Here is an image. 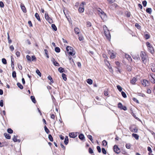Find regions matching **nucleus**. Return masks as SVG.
Returning a JSON list of instances; mask_svg holds the SVG:
<instances>
[{"mask_svg":"<svg viewBox=\"0 0 155 155\" xmlns=\"http://www.w3.org/2000/svg\"><path fill=\"white\" fill-rule=\"evenodd\" d=\"M148 78L150 81L152 83H155V74L150 73L148 75Z\"/></svg>","mask_w":155,"mask_h":155,"instance_id":"obj_1","label":"nucleus"},{"mask_svg":"<svg viewBox=\"0 0 155 155\" xmlns=\"http://www.w3.org/2000/svg\"><path fill=\"white\" fill-rule=\"evenodd\" d=\"M85 3L84 2H82L80 5L79 8L78 9V12L80 13H82L84 12V5Z\"/></svg>","mask_w":155,"mask_h":155,"instance_id":"obj_2","label":"nucleus"},{"mask_svg":"<svg viewBox=\"0 0 155 155\" xmlns=\"http://www.w3.org/2000/svg\"><path fill=\"white\" fill-rule=\"evenodd\" d=\"M140 57L143 62V63H145L146 62V60L147 58V56L144 52L143 51L141 52L140 54Z\"/></svg>","mask_w":155,"mask_h":155,"instance_id":"obj_3","label":"nucleus"},{"mask_svg":"<svg viewBox=\"0 0 155 155\" xmlns=\"http://www.w3.org/2000/svg\"><path fill=\"white\" fill-rule=\"evenodd\" d=\"M45 19L48 21L50 24H51L53 23V21L52 19L50 18L48 16V13H45Z\"/></svg>","mask_w":155,"mask_h":155,"instance_id":"obj_4","label":"nucleus"},{"mask_svg":"<svg viewBox=\"0 0 155 155\" xmlns=\"http://www.w3.org/2000/svg\"><path fill=\"white\" fill-rule=\"evenodd\" d=\"M114 150L117 153H119L120 152V150L118 147L116 145H115L114 147Z\"/></svg>","mask_w":155,"mask_h":155,"instance_id":"obj_5","label":"nucleus"},{"mask_svg":"<svg viewBox=\"0 0 155 155\" xmlns=\"http://www.w3.org/2000/svg\"><path fill=\"white\" fill-rule=\"evenodd\" d=\"M142 84L144 87L147 86L149 85V82L145 79L143 80L142 81H141Z\"/></svg>","mask_w":155,"mask_h":155,"instance_id":"obj_6","label":"nucleus"},{"mask_svg":"<svg viewBox=\"0 0 155 155\" xmlns=\"http://www.w3.org/2000/svg\"><path fill=\"white\" fill-rule=\"evenodd\" d=\"M118 107L121 109H123L124 110H127V109L125 106H124L120 103H119L118 104Z\"/></svg>","mask_w":155,"mask_h":155,"instance_id":"obj_7","label":"nucleus"},{"mask_svg":"<svg viewBox=\"0 0 155 155\" xmlns=\"http://www.w3.org/2000/svg\"><path fill=\"white\" fill-rule=\"evenodd\" d=\"M108 53V54L110 55V58H111L113 59L115 58L116 57L115 55L114 54V52H113L112 51H109Z\"/></svg>","mask_w":155,"mask_h":155,"instance_id":"obj_8","label":"nucleus"},{"mask_svg":"<svg viewBox=\"0 0 155 155\" xmlns=\"http://www.w3.org/2000/svg\"><path fill=\"white\" fill-rule=\"evenodd\" d=\"M130 130L131 131L135 133L137 132V128L134 126H131L130 128Z\"/></svg>","mask_w":155,"mask_h":155,"instance_id":"obj_9","label":"nucleus"},{"mask_svg":"<svg viewBox=\"0 0 155 155\" xmlns=\"http://www.w3.org/2000/svg\"><path fill=\"white\" fill-rule=\"evenodd\" d=\"M69 136L71 138H74L77 136V133L71 132L69 134Z\"/></svg>","mask_w":155,"mask_h":155,"instance_id":"obj_10","label":"nucleus"},{"mask_svg":"<svg viewBox=\"0 0 155 155\" xmlns=\"http://www.w3.org/2000/svg\"><path fill=\"white\" fill-rule=\"evenodd\" d=\"M21 8L24 12L26 13L27 12L25 7L23 4L21 3Z\"/></svg>","mask_w":155,"mask_h":155,"instance_id":"obj_11","label":"nucleus"},{"mask_svg":"<svg viewBox=\"0 0 155 155\" xmlns=\"http://www.w3.org/2000/svg\"><path fill=\"white\" fill-rule=\"evenodd\" d=\"M99 15L101 18L103 20H104V18L106 17V15L104 12Z\"/></svg>","mask_w":155,"mask_h":155,"instance_id":"obj_12","label":"nucleus"},{"mask_svg":"<svg viewBox=\"0 0 155 155\" xmlns=\"http://www.w3.org/2000/svg\"><path fill=\"white\" fill-rule=\"evenodd\" d=\"M137 81V79L135 78H133L130 81V83L133 84H135Z\"/></svg>","mask_w":155,"mask_h":155,"instance_id":"obj_13","label":"nucleus"},{"mask_svg":"<svg viewBox=\"0 0 155 155\" xmlns=\"http://www.w3.org/2000/svg\"><path fill=\"white\" fill-rule=\"evenodd\" d=\"M64 144L67 145L68 142V136H66L64 141Z\"/></svg>","mask_w":155,"mask_h":155,"instance_id":"obj_14","label":"nucleus"},{"mask_svg":"<svg viewBox=\"0 0 155 155\" xmlns=\"http://www.w3.org/2000/svg\"><path fill=\"white\" fill-rule=\"evenodd\" d=\"M74 31L75 33L76 34H78L79 33V31H80L79 29L77 27L75 28H74Z\"/></svg>","mask_w":155,"mask_h":155,"instance_id":"obj_15","label":"nucleus"},{"mask_svg":"<svg viewBox=\"0 0 155 155\" xmlns=\"http://www.w3.org/2000/svg\"><path fill=\"white\" fill-rule=\"evenodd\" d=\"M35 16L37 19L39 21H40L41 19L38 14L37 13H36L35 15Z\"/></svg>","mask_w":155,"mask_h":155,"instance_id":"obj_16","label":"nucleus"},{"mask_svg":"<svg viewBox=\"0 0 155 155\" xmlns=\"http://www.w3.org/2000/svg\"><path fill=\"white\" fill-rule=\"evenodd\" d=\"M148 50L152 54L154 52L153 48L152 46H151L148 48Z\"/></svg>","mask_w":155,"mask_h":155,"instance_id":"obj_17","label":"nucleus"},{"mask_svg":"<svg viewBox=\"0 0 155 155\" xmlns=\"http://www.w3.org/2000/svg\"><path fill=\"white\" fill-rule=\"evenodd\" d=\"M103 29L104 32V34L105 36L107 37V27L106 25L103 26Z\"/></svg>","mask_w":155,"mask_h":155,"instance_id":"obj_18","label":"nucleus"},{"mask_svg":"<svg viewBox=\"0 0 155 155\" xmlns=\"http://www.w3.org/2000/svg\"><path fill=\"white\" fill-rule=\"evenodd\" d=\"M4 135L6 139H10L11 138L10 135L7 133H5Z\"/></svg>","mask_w":155,"mask_h":155,"instance_id":"obj_19","label":"nucleus"},{"mask_svg":"<svg viewBox=\"0 0 155 155\" xmlns=\"http://www.w3.org/2000/svg\"><path fill=\"white\" fill-rule=\"evenodd\" d=\"M87 82L89 84H91L93 83L92 80L91 79H88L87 80Z\"/></svg>","mask_w":155,"mask_h":155,"instance_id":"obj_20","label":"nucleus"},{"mask_svg":"<svg viewBox=\"0 0 155 155\" xmlns=\"http://www.w3.org/2000/svg\"><path fill=\"white\" fill-rule=\"evenodd\" d=\"M66 49L67 51L68 52L69 51V50L71 51H72V50L73 49V48L71 47H70V46H68L66 47Z\"/></svg>","mask_w":155,"mask_h":155,"instance_id":"obj_21","label":"nucleus"},{"mask_svg":"<svg viewBox=\"0 0 155 155\" xmlns=\"http://www.w3.org/2000/svg\"><path fill=\"white\" fill-rule=\"evenodd\" d=\"M51 27L52 29L54 31H56L57 30V28L55 25L54 24L51 25Z\"/></svg>","mask_w":155,"mask_h":155,"instance_id":"obj_22","label":"nucleus"},{"mask_svg":"<svg viewBox=\"0 0 155 155\" xmlns=\"http://www.w3.org/2000/svg\"><path fill=\"white\" fill-rule=\"evenodd\" d=\"M133 137H134L136 140L139 139V136L137 134H132Z\"/></svg>","mask_w":155,"mask_h":155,"instance_id":"obj_23","label":"nucleus"},{"mask_svg":"<svg viewBox=\"0 0 155 155\" xmlns=\"http://www.w3.org/2000/svg\"><path fill=\"white\" fill-rule=\"evenodd\" d=\"M78 137H79V138L82 140H83L84 138V135L82 134H80L79 135Z\"/></svg>","mask_w":155,"mask_h":155,"instance_id":"obj_24","label":"nucleus"},{"mask_svg":"<svg viewBox=\"0 0 155 155\" xmlns=\"http://www.w3.org/2000/svg\"><path fill=\"white\" fill-rule=\"evenodd\" d=\"M146 11L147 13L150 14L152 12V9L150 8H148L146 9Z\"/></svg>","mask_w":155,"mask_h":155,"instance_id":"obj_25","label":"nucleus"},{"mask_svg":"<svg viewBox=\"0 0 155 155\" xmlns=\"http://www.w3.org/2000/svg\"><path fill=\"white\" fill-rule=\"evenodd\" d=\"M58 70L61 73H63L64 72V69L62 67H60L58 69Z\"/></svg>","mask_w":155,"mask_h":155,"instance_id":"obj_26","label":"nucleus"},{"mask_svg":"<svg viewBox=\"0 0 155 155\" xmlns=\"http://www.w3.org/2000/svg\"><path fill=\"white\" fill-rule=\"evenodd\" d=\"M31 98L32 102L34 103H36V100L35 97L34 96H31Z\"/></svg>","mask_w":155,"mask_h":155,"instance_id":"obj_27","label":"nucleus"},{"mask_svg":"<svg viewBox=\"0 0 155 155\" xmlns=\"http://www.w3.org/2000/svg\"><path fill=\"white\" fill-rule=\"evenodd\" d=\"M17 85L21 89H22L23 88L22 85L19 82L17 83Z\"/></svg>","mask_w":155,"mask_h":155,"instance_id":"obj_28","label":"nucleus"},{"mask_svg":"<svg viewBox=\"0 0 155 155\" xmlns=\"http://www.w3.org/2000/svg\"><path fill=\"white\" fill-rule=\"evenodd\" d=\"M62 77L64 81H66L67 80L66 75L64 73L62 74Z\"/></svg>","mask_w":155,"mask_h":155,"instance_id":"obj_29","label":"nucleus"},{"mask_svg":"<svg viewBox=\"0 0 155 155\" xmlns=\"http://www.w3.org/2000/svg\"><path fill=\"white\" fill-rule=\"evenodd\" d=\"M44 129L45 130V132L47 134H48L50 132V131L49 129L47 128V127L46 126H45L44 127Z\"/></svg>","mask_w":155,"mask_h":155,"instance_id":"obj_30","label":"nucleus"},{"mask_svg":"<svg viewBox=\"0 0 155 155\" xmlns=\"http://www.w3.org/2000/svg\"><path fill=\"white\" fill-rule=\"evenodd\" d=\"M125 58L128 60H132L130 56L128 54H126L125 55Z\"/></svg>","mask_w":155,"mask_h":155,"instance_id":"obj_31","label":"nucleus"},{"mask_svg":"<svg viewBox=\"0 0 155 155\" xmlns=\"http://www.w3.org/2000/svg\"><path fill=\"white\" fill-rule=\"evenodd\" d=\"M17 136H16L15 135H14L13 136V137L12 138V140L14 142H16L18 141V139H17Z\"/></svg>","mask_w":155,"mask_h":155,"instance_id":"obj_32","label":"nucleus"},{"mask_svg":"<svg viewBox=\"0 0 155 155\" xmlns=\"http://www.w3.org/2000/svg\"><path fill=\"white\" fill-rule=\"evenodd\" d=\"M54 50L57 53L59 52L60 51V48L58 47H55Z\"/></svg>","mask_w":155,"mask_h":155,"instance_id":"obj_33","label":"nucleus"},{"mask_svg":"<svg viewBox=\"0 0 155 155\" xmlns=\"http://www.w3.org/2000/svg\"><path fill=\"white\" fill-rule=\"evenodd\" d=\"M36 72L40 77H41V73L38 69H37L36 71Z\"/></svg>","mask_w":155,"mask_h":155,"instance_id":"obj_34","label":"nucleus"},{"mask_svg":"<svg viewBox=\"0 0 155 155\" xmlns=\"http://www.w3.org/2000/svg\"><path fill=\"white\" fill-rule=\"evenodd\" d=\"M7 131L8 132L9 134H11L13 132V130L11 128H8L7 129Z\"/></svg>","mask_w":155,"mask_h":155,"instance_id":"obj_35","label":"nucleus"},{"mask_svg":"<svg viewBox=\"0 0 155 155\" xmlns=\"http://www.w3.org/2000/svg\"><path fill=\"white\" fill-rule=\"evenodd\" d=\"M68 52V54L70 55H71V56H73L75 54V52H74L73 51H69Z\"/></svg>","mask_w":155,"mask_h":155,"instance_id":"obj_36","label":"nucleus"},{"mask_svg":"<svg viewBox=\"0 0 155 155\" xmlns=\"http://www.w3.org/2000/svg\"><path fill=\"white\" fill-rule=\"evenodd\" d=\"M48 138L50 141H53V137H52V136L51 135L49 134L48 135Z\"/></svg>","mask_w":155,"mask_h":155,"instance_id":"obj_37","label":"nucleus"},{"mask_svg":"<svg viewBox=\"0 0 155 155\" xmlns=\"http://www.w3.org/2000/svg\"><path fill=\"white\" fill-rule=\"evenodd\" d=\"M118 90L120 92L122 90V87L120 85H118L117 86Z\"/></svg>","mask_w":155,"mask_h":155,"instance_id":"obj_38","label":"nucleus"},{"mask_svg":"<svg viewBox=\"0 0 155 155\" xmlns=\"http://www.w3.org/2000/svg\"><path fill=\"white\" fill-rule=\"evenodd\" d=\"M12 76L14 78H15L16 77V73L15 71H13L12 72Z\"/></svg>","mask_w":155,"mask_h":155,"instance_id":"obj_39","label":"nucleus"},{"mask_svg":"<svg viewBox=\"0 0 155 155\" xmlns=\"http://www.w3.org/2000/svg\"><path fill=\"white\" fill-rule=\"evenodd\" d=\"M2 63L4 64H7L6 60L4 58H3L2 59Z\"/></svg>","mask_w":155,"mask_h":155,"instance_id":"obj_40","label":"nucleus"},{"mask_svg":"<svg viewBox=\"0 0 155 155\" xmlns=\"http://www.w3.org/2000/svg\"><path fill=\"white\" fill-rule=\"evenodd\" d=\"M121 94L124 97L126 98L127 97L126 94L123 91L122 92Z\"/></svg>","mask_w":155,"mask_h":155,"instance_id":"obj_41","label":"nucleus"},{"mask_svg":"<svg viewBox=\"0 0 155 155\" xmlns=\"http://www.w3.org/2000/svg\"><path fill=\"white\" fill-rule=\"evenodd\" d=\"M97 11L98 12V13L99 14V15L101 14V13H103V12L102 10L100 8H99L97 10Z\"/></svg>","mask_w":155,"mask_h":155,"instance_id":"obj_42","label":"nucleus"},{"mask_svg":"<svg viewBox=\"0 0 155 155\" xmlns=\"http://www.w3.org/2000/svg\"><path fill=\"white\" fill-rule=\"evenodd\" d=\"M89 152L90 154H92L93 153V151L92 149L91 148L89 147L88 149Z\"/></svg>","mask_w":155,"mask_h":155,"instance_id":"obj_43","label":"nucleus"},{"mask_svg":"<svg viewBox=\"0 0 155 155\" xmlns=\"http://www.w3.org/2000/svg\"><path fill=\"white\" fill-rule=\"evenodd\" d=\"M53 64L55 66H60L59 64L56 61L55 62H54Z\"/></svg>","mask_w":155,"mask_h":155,"instance_id":"obj_44","label":"nucleus"},{"mask_svg":"<svg viewBox=\"0 0 155 155\" xmlns=\"http://www.w3.org/2000/svg\"><path fill=\"white\" fill-rule=\"evenodd\" d=\"M45 52V54L46 55V57L47 58H49V56L48 54V51L47 49H45L44 50Z\"/></svg>","mask_w":155,"mask_h":155,"instance_id":"obj_45","label":"nucleus"},{"mask_svg":"<svg viewBox=\"0 0 155 155\" xmlns=\"http://www.w3.org/2000/svg\"><path fill=\"white\" fill-rule=\"evenodd\" d=\"M8 42L9 43L12 42V41L10 39V37L8 33Z\"/></svg>","mask_w":155,"mask_h":155,"instance_id":"obj_46","label":"nucleus"},{"mask_svg":"<svg viewBox=\"0 0 155 155\" xmlns=\"http://www.w3.org/2000/svg\"><path fill=\"white\" fill-rule=\"evenodd\" d=\"M97 149L98 152L99 153H100L101 152V147L99 146H97Z\"/></svg>","mask_w":155,"mask_h":155,"instance_id":"obj_47","label":"nucleus"},{"mask_svg":"<svg viewBox=\"0 0 155 155\" xmlns=\"http://www.w3.org/2000/svg\"><path fill=\"white\" fill-rule=\"evenodd\" d=\"M87 137L89 139H90L91 141L92 142L93 139L92 136L91 135H88L87 136Z\"/></svg>","mask_w":155,"mask_h":155,"instance_id":"obj_48","label":"nucleus"},{"mask_svg":"<svg viewBox=\"0 0 155 155\" xmlns=\"http://www.w3.org/2000/svg\"><path fill=\"white\" fill-rule=\"evenodd\" d=\"M102 145L105 146H107V141L105 140H104L102 141Z\"/></svg>","mask_w":155,"mask_h":155,"instance_id":"obj_49","label":"nucleus"},{"mask_svg":"<svg viewBox=\"0 0 155 155\" xmlns=\"http://www.w3.org/2000/svg\"><path fill=\"white\" fill-rule=\"evenodd\" d=\"M12 57H11V66H12V68H14V63L12 61Z\"/></svg>","mask_w":155,"mask_h":155,"instance_id":"obj_50","label":"nucleus"},{"mask_svg":"<svg viewBox=\"0 0 155 155\" xmlns=\"http://www.w3.org/2000/svg\"><path fill=\"white\" fill-rule=\"evenodd\" d=\"M102 153L104 154H106V151L105 149L103 148H102Z\"/></svg>","mask_w":155,"mask_h":155,"instance_id":"obj_51","label":"nucleus"},{"mask_svg":"<svg viewBox=\"0 0 155 155\" xmlns=\"http://www.w3.org/2000/svg\"><path fill=\"white\" fill-rule=\"evenodd\" d=\"M26 58L29 61H31V57L28 55L26 56Z\"/></svg>","mask_w":155,"mask_h":155,"instance_id":"obj_52","label":"nucleus"},{"mask_svg":"<svg viewBox=\"0 0 155 155\" xmlns=\"http://www.w3.org/2000/svg\"><path fill=\"white\" fill-rule=\"evenodd\" d=\"M126 147L127 148L130 149V148L131 145L130 143H127L126 144Z\"/></svg>","mask_w":155,"mask_h":155,"instance_id":"obj_53","label":"nucleus"},{"mask_svg":"<svg viewBox=\"0 0 155 155\" xmlns=\"http://www.w3.org/2000/svg\"><path fill=\"white\" fill-rule=\"evenodd\" d=\"M142 4H143V6L144 7H145V6H146L147 5V2L146 1H144L143 2Z\"/></svg>","mask_w":155,"mask_h":155,"instance_id":"obj_54","label":"nucleus"},{"mask_svg":"<svg viewBox=\"0 0 155 155\" xmlns=\"http://www.w3.org/2000/svg\"><path fill=\"white\" fill-rule=\"evenodd\" d=\"M91 26V23L89 22L88 21L87 22V27H89Z\"/></svg>","mask_w":155,"mask_h":155,"instance_id":"obj_55","label":"nucleus"},{"mask_svg":"<svg viewBox=\"0 0 155 155\" xmlns=\"http://www.w3.org/2000/svg\"><path fill=\"white\" fill-rule=\"evenodd\" d=\"M4 6V4L3 2H0V7L1 8H3Z\"/></svg>","mask_w":155,"mask_h":155,"instance_id":"obj_56","label":"nucleus"},{"mask_svg":"<svg viewBox=\"0 0 155 155\" xmlns=\"http://www.w3.org/2000/svg\"><path fill=\"white\" fill-rule=\"evenodd\" d=\"M0 106L2 107L3 106V100H1L0 101Z\"/></svg>","mask_w":155,"mask_h":155,"instance_id":"obj_57","label":"nucleus"},{"mask_svg":"<svg viewBox=\"0 0 155 155\" xmlns=\"http://www.w3.org/2000/svg\"><path fill=\"white\" fill-rule=\"evenodd\" d=\"M145 37L146 39H147L150 38V35L148 34H145Z\"/></svg>","mask_w":155,"mask_h":155,"instance_id":"obj_58","label":"nucleus"},{"mask_svg":"<svg viewBox=\"0 0 155 155\" xmlns=\"http://www.w3.org/2000/svg\"><path fill=\"white\" fill-rule=\"evenodd\" d=\"M135 26L138 29L140 28L141 27L140 26L138 23H136L135 24Z\"/></svg>","mask_w":155,"mask_h":155,"instance_id":"obj_59","label":"nucleus"},{"mask_svg":"<svg viewBox=\"0 0 155 155\" xmlns=\"http://www.w3.org/2000/svg\"><path fill=\"white\" fill-rule=\"evenodd\" d=\"M147 150L150 153H151L152 152L151 148L150 147H147Z\"/></svg>","mask_w":155,"mask_h":155,"instance_id":"obj_60","label":"nucleus"},{"mask_svg":"<svg viewBox=\"0 0 155 155\" xmlns=\"http://www.w3.org/2000/svg\"><path fill=\"white\" fill-rule=\"evenodd\" d=\"M18 68L19 69H20V70H22V66L21 64H18Z\"/></svg>","mask_w":155,"mask_h":155,"instance_id":"obj_61","label":"nucleus"},{"mask_svg":"<svg viewBox=\"0 0 155 155\" xmlns=\"http://www.w3.org/2000/svg\"><path fill=\"white\" fill-rule=\"evenodd\" d=\"M36 57L35 56L33 55L31 56V60L32 61H34L35 60H36Z\"/></svg>","mask_w":155,"mask_h":155,"instance_id":"obj_62","label":"nucleus"},{"mask_svg":"<svg viewBox=\"0 0 155 155\" xmlns=\"http://www.w3.org/2000/svg\"><path fill=\"white\" fill-rule=\"evenodd\" d=\"M78 39L80 41H81L83 40L84 38L83 37L81 36L79 37Z\"/></svg>","mask_w":155,"mask_h":155,"instance_id":"obj_63","label":"nucleus"},{"mask_svg":"<svg viewBox=\"0 0 155 155\" xmlns=\"http://www.w3.org/2000/svg\"><path fill=\"white\" fill-rule=\"evenodd\" d=\"M151 69L153 72H154L155 71V67L154 66H152Z\"/></svg>","mask_w":155,"mask_h":155,"instance_id":"obj_64","label":"nucleus"}]
</instances>
